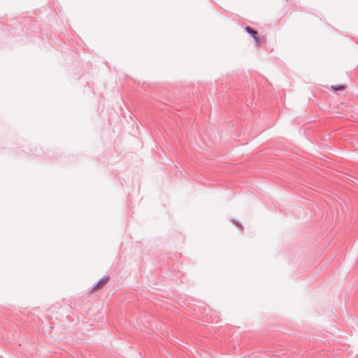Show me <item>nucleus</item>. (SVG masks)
Returning <instances> with one entry per match:
<instances>
[{
    "mask_svg": "<svg viewBox=\"0 0 358 358\" xmlns=\"http://www.w3.org/2000/svg\"><path fill=\"white\" fill-rule=\"evenodd\" d=\"M109 276H106L101 278L97 284L92 288V292L96 291L99 289H101L109 280Z\"/></svg>",
    "mask_w": 358,
    "mask_h": 358,
    "instance_id": "obj_1",
    "label": "nucleus"
},
{
    "mask_svg": "<svg viewBox=\"0 0 358 358\" xmlns=\"http://www.w3.org/2000/svg\"><path fill=\"white\" fill-rule=\"evenodd\" d=\"M245 31L248 34H250L252 36V37L255 39L257 45H259V40L257 31H255V29H253L252 28H251L250 27H246Z\"/></svg>",
    "mask_w": 358,
    "mask_h": 358,
    "instance_id": "obj_2",
    "label": "nucleus"
},
{
    "mask_svg": "<svg viewBox=\"0 0 358 358\" xmlns=\"http://www.w3.org/2000/svg\"><path fill=\"white\" fill-rule=\"evenodd\" d=\"M334 90H343L344 89V87L343 85H337V86H335V87H332Z\"/></svg>",
    "mask_w": 358,
    "mask_h": 358,
    "instance_id": "obj_3",
    "label": "nucleus"
},
{
    "mask_svg": "<svg viewBox=\"0 0 358 358\" xmlns=\"http://www.w3.org/2000/svg\"><path fill=\"white\" fill-rule=\"evenodd\" d=\"M236 225L238 226L239 227L241 228V229L243 230V227L238 222H235L234 220L232 221Z\"/></svg>",
    "mask_w": 358,
    "mask_h": 358,
    "instance_id": "obj_4",
    "label": "nucleus"
}]
</instances>
